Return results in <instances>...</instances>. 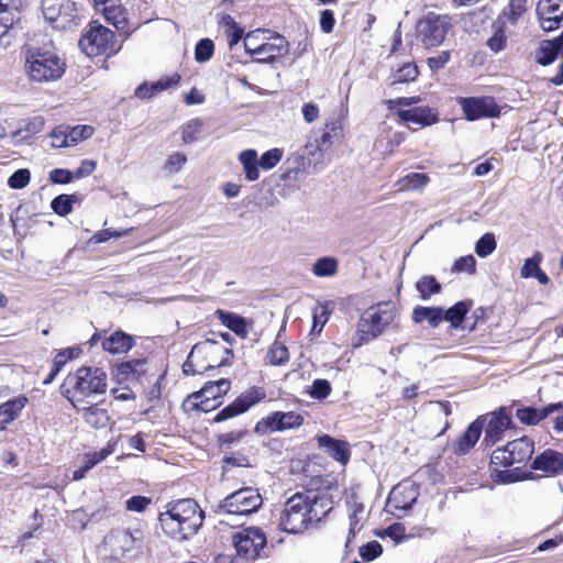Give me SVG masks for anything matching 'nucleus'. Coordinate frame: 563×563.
<instances>
[{"label":"nucleus","instance_id":"nucleus-1","mask_svg":"<svg viewBox=\"0 0 563 563\" xmlns=\"http://www.w3.org/2000/svg\"><path fill=\"white\" fill-rule=\"evenodd\" d=\"M108 375L100 367L82 366L68 374L62 385V394L73 406H85L108 387Z\"/></svg>","mask_w":563,"mask_h":563},{"label":"nucleus","instance_id":"nucleus-2","mask_svg":"<svg viewBox=\"0 0 563 563\" xmlns=\"http://www.w3.org/2000/svg\"><path fill=\"white\" fill-rule=\"evenodd\" d=\"M161 523L166 533L176 539H187L201 527L203 514L192 499H181L161 515Z\"/></svg>","mask_w":563,"mask_h":563},{"label":"nucleus","instance_id":"nucleus-3","mask_svg":"<svg viewBox=\"0 0 563 563\" xmlns=\"http://www.w3.org/2000/svg\"><path fill=\"white\" fill-rule=\"evenodd\" d=\"M317 499L308 494L297 493L289 497L279 517V527L287 533H300L312 521H319Z\"/></svg>","mask_w":563,"mask_h":563},{"label":"nucleus","instance_id":"nucleus-4","mask_svg":"<svg viewBox=\"0 0 563 563\" xmlns=\"http://www.w3.org/2000/svg\"><path fill=\"white\" fill-rule=\"evenodd\" d=\"M65 69V60L52 49L30 47L25 52V71L31 81L42 84L58 80Z\"/></svg>","mask_w":563,"mask_h":563},{"label":"nucleus","instance_id":"nucleus-5","mask_svg":"<svg viewBox=\"0 0 563 563\" xmlns=\"http://www.w3.org/2000/svg\"><path fill=\"white\" fill-rule=\"evenodd\" d=\"M245 52L256 63H271L288 51L286 38L269 30L256 29L244 36Z\"/></svg>","mask_w":563,"mask_h":563},{"label":"nucleus","instance_id":"nucleus-6","mask_svg":"<svg viewBox=\"0 0 563 563\" xmlns=\"http://www.w3.org/2000/svg\"><path fill=\"white\" fill-rule=\"evenodd\" d=\"M396 308L390 303H379L364 311L357 323L353 346L358 347L377 338L394 321Z\"/></svg>","mask_w":563,"mask_h":563},{"label":"nucleus","instance_id":"nucleus-7","mask_svg":"<svg viewBox=\"0 0 563 563\" xmlns=\"http://www.w3.org/2000/svg\"><path fill=\"white\" fill-rule=\"evenodd\" d=\"M79 47L88 57L112 56L119 51L115 47L114 32L96 21L91 22L81 35Z\"/></svg>","mask_w":563,"mask_h":563},{"label":"nucleus","instance_id":"nucleus-8","mask_svg":"<svg viewBox=\"0 0 563 563\" xmlns=\"http://www.w3.org/2000/svg\"><path fill=\"white\" fill-rule=\"evenodd\" d=\"M220 351L227 354L230 353L228 349L221 347L210 340L196 344L183 366L184 373L187 375H197L223 365V361L213 358Z\"/></svg>","mask_w":563,"mask_h":563},{"label":"nucleus","instance_id":"nucleus-9","mask_svg":"<svg viewBox=\"0 0 563 563\" xmlns=\"http://www.w3.org/2000/svg\"><path fill=\"white\" fill-rule=\"evenodd\" d=\"M42 12L54 29L68 30L80 22L77 4L73 0H42Z\"/></svg>","mask_w":563,"mask_h":563},{"label":"nucleus","instance_id":"nucleus-10","mask_svg":"<svg viewBox=\"0 0 563 563\" xmlns=\"http://www.w3.org/2000/svg\"><path fill=\"white\" fill-rule=\"evenodd\" d=\"M144 534L140 529L134 531L115 530L106 538V544L115 559H135L143 552Z\"/></svg>","mask_w":563,"mask_h":563},{"label":"nucleus","instance_id":"nucleus-11","mask_svg":"<svg viewBox=\"0 0 563 563\" xmlns=\"http://www.w3.org/2000/svg\"><path fill=\"white\" fill-rule=\"evenodd\" d=\"M451 26L448 15L429 12L418 21L416 30L422 45L434 48L443 43Z\"/></svg>","mask_w":563,"mask_h":563},{"label":"nucleus","instance_id":"nucleus-12","mask_svg":"<svg viewBox=\"0 0 563 563\" xmlns=\"http://www.w3.org/2000/svg\"><path fill=\"white\" fill-rule=\"evenodd\" d=\"M230 380L224 378L216 382H208L199 391L189 395L185 404L199 411H211L218 407L219 399L230 390Z\"/></svg>","mask_w":563,"mask_h":563},{"label":"nucleus","instance_id":"nucleus-13","mask_svg":"<svg viewBox=\"0 0 563 563\" xmlns=\"http://www.w3.org/2000/svg\"><path fill=\"white\" fill-rule=\"evenodd\" d=\"M533 450V442L522 437L508 442L504 448L496 449L492 454V463L505 467L525 463L531 459Z\"/></svg>","mask_w":563,"mask_h":563},{"label":"nucleus","instance_id":"nucleus-14","mask_svg":"<svg viewBox=\"0 0 563 563\" xmlns=\"http://www.w3.org/2000/svg\"><path fill=\"white\" fill-rule=\"evenodd\" d=\"M238 556L253 561L261 556L266 545V536L260 528H245L232 537Z\"/></svg>","mask_w":563,"mask_h":563},{"label":"nucleus","instance_id":"nucleus-15","mask_svg":"<svg viewBox=\"0 0 563 563\" xmlns=\"http://www.w3.org/2000/svg\"><path fill=\"white\" fill-rule=\"evenodd\" d=\"M262 505V497L257 489L245 487L224 498L220 508L229 515H249L257 510Z\"/></svg>","mask_w":563,"mask_h":563},{"label":"nucleus","instance_id":"nucleus-16","mask_svg":"<svg viewBox=\"0 0 563 563\" xmlns=\"http://www.w3.org/2000/svg\"><path fill=\"white\" fill-rule=\"evenodd\" d=\"M459 104L468 121L496 118L500 114V108L493 97L460 98Z\"/></svg>","mask_w":563,"mask_h":563},{"label":"nucleus","instance_id":"nucleus-17","mask_svg":"<svg viewBox=\"0 0 563 563\" xmlns=\"http://www.w3.org/2000/svg\"><path fill=\"white\" fill-rule=\"evenodd\" d=\"M266 394L261 387H251L238 397L232 404L223 408L216 417L217 421H223L245 412L250 407L265 398Z\"/></svg>","mask_w":563,"mask_h":563},{"label":"nucleus","instance_id":"nucleus-18","mask_svg":"<svg viewBox=\"0 0 563 563\" xmlns=\"http://www.w3.org/2000/svg\"><path fill=\"white\" fill-rule=\"evenodd\" d=\"M302 422L303 418L297 412L276 411L258 421L256 424V430L264 433H272L276 431L298 428L302 424Z\"/></svg>","mask_w":563,"mask_h":563},{"label":"nucleus","instance_id":"nucleus-19","mask_svg":"<svg viewBox=\"0 0 563 563\" xmlns=\"http://www.w3.org/2000/svg\"><path fill=\"white\" fill-rule=\"evenodd\" d=\"M537 15L543 31L556 30L563 21V0H540L537 4Z\"/></svg>","mask_w":563,"mask_h":563},{"label":"nucleus","instance_id":"nucleus-20","mask_svg":"<svg viewBox=\"0 0 563 563\" xmlns=\"http://www.w3.org/2000/svg\"><path fill=\"white\" fill-rule=\"evenodd\" d=\"M419 496L418 488L412 482H402L396 485L389 496L387 505L394 509L408 510Z\"/></svg>","mask_w":563,"mask_h":563},{"label":"nucleus","instance_id":"nucleus-21","mask_svg":"<svg viewBox=\"0 0 563 563\" xmlns=\"http://www.w3.org/2000/svg\"><path fill=\"white\" fill-rule=\"evenodd\" d=\"M87 424L95 429H102L111 423V417L103 401L89 400L85 406H73Z\"/></svg>","mask_w":563,"mask_h":563},{"label":"nucleus","instance_id":"nucleus-22","mask_svg":"<svg viewBox=\"0 0 563 563\" xmlns=\"http://www.w3.org/2000/svg\"><path fill=\"white\" fill-rule=\"evenodd\" d=\"M20 21L16 0H0V46L9 44V34Z\"/></svg>","mask_w":563,"mask_h":563},{"label":"nucleus","instance_id":"nucleus-23","mask_svg":"<svg viewBox=\"0 0 563 563\" xmlns=\"http://www.w3.org/2000/svg\"><path fill=\"white\" fill-rule=\"evenodd\" d=\"M146 372V362L143 358L130 360L117 365L114 378L119 384H136Z\"/></svg>","mask_w":563,"mask_h":563},{"label":"nucleus","instance_id":"nucleus-24","mask_svg":"<svg viewBox=\"0 0 563 563\" xmlns=\"http://www.w3.org/2000/svg\"><path fill=\"white\" fill-rule=\"evenodd\" d=\"M347 518H349V536L347 542L358 533L366 519L367 515L365 511L364 504L360 500L355 493H352L347 499Z\"/></svg>","mask_w":563,"mask_h":563},{"label":"nucleus","instance_id":"nucleus-25","mask_svg":"<svg viewBox=\"0 0 563 563\" xmlns=\"http://www.w3.org/2000/svg\"><path fill=\"white\" fill-rule=\"evenodd\" d=\"M397 115L405 123H413L422 128L432 125L439 121L438 112L430 107L399 109Z\"/></svg>","mask_w":563,"mask_h":563},{"label":"nucleus","instance_id":"nucleus-26","mask_svg":"<svg viewBox=\"0 0 563 563\" xmlns=\"http://www.w3.org/2000/svg\"><path fill=\"white\" fill-rule=\"evenodd\" d=\"M511 418L505 408L493 412L485 430L484 441L494 445L501 439V434L510 427Z\"/></svg>","mask_w":563,"mask_h":563},{"label":"nucleus","instance_id":"nucleus-27","mask_svg":"<svg viewBox=\"0 0 563 563\" xmlns=\"http://www.w3.org/2000/svg\"><path fill=\"white\" fill-rule=\"evenodd\" d=\"M180 81V75L175 73L170 76L163 77L155 82H144L135 89V96L140 99H150L157 93L176 87Z\"/></svg>","mask_w":563,"mask_h":563},{"label":"nucleus","instance_id":"nucleus-28","mask_svg":"<svg viewBox=\"0 0 563 563\" xmlns=\"http://www.w3.org/2000/svg\"><path fill=\"white\" fill-rule=\"evenodd\" d=\"M134 345V338L121 330L114 331L101 343L102 349L113 355L128 353Z\"/></svg>","mask_w":563,"mask_h":563},{"label":"nucleus","instance_id":"nucleus-29","mask_svg":"<svg viewBox=\"0 0 563 563\" xmlns=\"http://www.w3.org/2000/svg\"><path fill=\"white\" fill-rule=\"evenodd\" d=\"M27 402V397L18 396L0 405V431L5 430L11 422L20 417Z\"/></svg>","mask_w":563,"mask_h":563},{"label":"nucleus","instance_id":"nucleus-30","mask_svg":"<svg viewBox=\"0 0 563 563\" xmlns=\"http://www.w3.org/2000/svg\"><path fill=\"white\" fill-rule=\"evenodd\" d=\"M563 57V32L553 40H544L537 52V62L541 65H550L559 54Z\"/></svg>","mask_w":563,"mask_h":563},{"label":"nucleus","instance_id":"nucleus-31","mask_svg":"<svg viewBox=\"0 0 563 563\" xmlns=\"http://www.w3.org/2000/svg\"><path fill=\"white\" fill-rule=\"evenodd\" d=\"M532 467L550 474L563 471V454L553 450H547L533 461Z\"/></svg>","mask_w":563,"mask_h":563},{"label":"nucleus","instance_id":"nucleus-32","mask_svg":"<svg viewBox=\"0 0 563 563\" xmlns=\"http://www.w3.org/2000/svg\"><path fill=\"white\" fill-rule=\"evenodd\" d=\"M483 429V422L477 419L472 422L467 430L459 438L455 444V452L460 454L467 453L478 441Z\"/></svg>","mask_w":563,"mask_h":563},{"label":"nucleus","instance_id":"nucleus-33","mask_svg":"<svg viewBox=\"0 0 563 563\" xmlns=\"http://www.w3.org/2000/svg\"><path fill=\"white\" fill-rule=\"evenodd\" d=\"M318 442L319 445L324 448L334 460L342 464L347 463L350 459V452L345 442L335 440L330 435L319 437Z\"/></svg>","mask_w":563,"mask_h":563},{"label":"nucleus","instance_id":"nucleus-34","mask_svg":"<svg viewBox=\"0 0 563 563\" xmlns=\"http://www.w3.org/2000/svg\"><path fill=\"white\" fill-rule=\"evenodd\" d=\"M553 409V405H548L542 408L523 407L517 409L516 416L521 423L527 426H536L548 416L552 415Z\"/></svg>","mask_w":563,"mask_h":563},{"label":"nucleus","instance_id":"nucleus-35","mask_svg":"<svg viewBox=\"0 0 563 563\" xmlns=\"http://www.w3.org/2000/svg\"><path fill=\"white\" fill-rule=\"evenodd\" d=\"M101 14L108 23H111L118 31H124L128 24L125 9L120 0H113L107 8H103Z\"/></svg>","mask_w":563,"mask_h":563},{"label":"nucleus","instance_id":"nucleus-36","mask_svg":"<svg viewBox=\"0 0 563 563\" xmlns=\"http://www.w3.org/2000/svg\"><path fill=\"white\" fill-rule=\"evenodd\" d=\"M443 308L441 307H422L418 306L413 309L412 320L416 323L427 321L430 327L437 328L443 321Z\"/></svg>","mask_w":563,"mask_h":563},{"label":"nucleus","instance_id":"nucleus-37","mask_svg":"<svg viewBox=\"0 0 563 563\" xmlns=\"http://www.w3.org/2000/svg\"><path fill=\"white\" fill-rule=\"evenodd\" d=\"M239 161L243 166L246 179L250 181L257 180L260 177L257 152L255 150L242 151L239 155Z\"/></svg>","mask_w":563,"mask_h":563},{"label":"nucleus","instance_id":"nucleus-38","mask_svg":"<svg viewBox=\"0 0 563 563\" xmlns=\"http://www.w3.org/2000/svg\"><path fill=\"white\" fill-rule=\"evenodd\" d=\"M219 25L224 30L228 37L229 46L236 45L242 37H244V30L235 22L230 14L221 15Z\"/></svg>","mask_w":563,"mask_h":563},{"label":"nucleus","instance_id":"nucleus-39","mask_svg":"<svg viewBox=\"0 0 563 563\" xmlns=\"http://www.w3.org/2000/svg\"><path fill=\"white\" fill-rule=\"evenodd\" d=\"M429 181L430 178L427 174L410 173L400 178L395 186L399 191L417 190L423 188Z\"/></svg>","mask_w":563,"mask_h":563},{"label":"nucleus","instance_id":"nucleus-40","mask_svg":"<svg viewBox=\"0 0 563 563\" xmlns=\"http://www.w3.org/2000/svg\"><path fill=\"white\" fill-rule=\"evenodd\" d=\"M217 313L222 324H224L227 328L232 330L238 335H247V325L244 318L235 313L224 312L221 310H219Z\"/></svg>","mask_w":563,"mask_h":563},{"label":"nucleus","instance_id":"nucleus-41","mask_svg":"<svg viewBox=\"0 0 563 563\" xmlns=\"http://www.w3.org/2000/svg\"><path fill=\"white\" fill-rule=\"evenodd\" d=\"M338 268L339 263L336 258L324 256L316 261L311 271L317 277H332L336 274Z\"/></svg>","mask_w":563,"mask_h":563},{"label":"nucleus","instance_id":"nucleus-42","mask_svg":"<svg viewBox=\"0 0 563 563\" xmlns=\"http://www.w3.org/2000/svg\"><path fill=\"white\" fill-rule=\"evenodd\" d=\"M418 75L419 71L416 64L412 62H407L394 69L391 75V84L410 82L416 80Z\"/></svg>","mask_w":563,"mask_h":563},{"label":"nucleus","instance_id":"nucleus-43","mask_svg":"<svg viewBox=\"0 0 563 563\" xmlns=\"http://www.w3.org/2000/svg\"><path fill=\"white\" fill-rule=\"evenodd\" d=\"M416 289L421 299L428 300L432 295L439 294L442 287L434 276L427 275L416 283Z\"/></svg>","mask_w":563,"mask_h":563},{"label":"nucleus","instance_id":"nucleus-44","mask_svg":"<svg viewBox=\"0 0 563 563\" xmlns=\"http://www.w3.org/2000/svg\"><path fill=\"white\" fill-rule=\"evenodd\" d=\"M468 308L470 306L466 301H459L450 309H443V320L449 321L453 328H457L464 320Z\"/></svg>","mask_w":563,"mask_h":563},{"label":"nucleus","instance_id":"nucleus-45","mask_svg":"<svg viewBox=\"0 0 563 563\" xmlns=\"http://www.w3.org/2000/svg\"><path fill=\"white\" fill-rule=\"evenodd\" d=\"M342 137V122L341 120H334L325 123V131L320 140V147L327 148L333 142L341 140Z\"/></svg>","mask_w":563,"mask_h":563},{"label":"nucleus","instance_id":"nucleus-46","mask_svg":"<svg viewBox=\"0 0 563 563\" xmlns=\"http://www.w3.org/2000/svg\"><path fill=\"white\" fill-rule=\"evenodd\" d=\"M267 358L274 366L285 365L289 361L288 349L280 342H274L267 351Z\"/></svg>","mask_w":563,"mask_h":563},{"label":"nucleus","instance_id":"nucleus-47","mask_svg":"<svg viewBox=\"0 0 563 563\" xmlns=\"http://www.w3.org/2000/svg\"><path fill=\"white\" fill-rule=\"evenodd\" d=\"M330 310L328 305H318L312 310V332L320 333L328 322Z\"/></svg>","mask_w":563,"mask_h":563},{"label":"nucleus","instance_id":"nucleus-48","mask_svg":"<svg viewBox=\"0 0 563 563\" xmlns=\"http://www.w3.org/2000/svg\"><path fill=\"white\" fill-rule=\"evenodd\" d=\"M284 152L280 148H271L263 153V155L258 158L260 167L269 170L274 168L283 158Z\"/></svg>","mask_w":563,"mask_h":563},{"label":"nucleus","instance_id":"nucleus-49","mask_svg":"<svg viewBox=\"0 0 563 563\" xmlns=\"http://www.w3.org/2000/svg\"><path fill=\"white\" fill-rule=\"evenodd\" d=\"M214 52V44L210 38L200 40L195 47V59L198 63L208 62Z\"/></svg>","mask_w":563,"mask_h":563},{"label":"nucleus","instance_id":"nucleus-50","mask_svg":"<svg viewBox=\"0 0 563 563\" xmlns=\"http://www.w3.org/2000/svg\"><path fill=\"white\" fill-rule=\"evenodd\" d=\"M117 441L110 440L106 448L101 449L99 452L88 453L85 455L86 461L88 462V467H93L95 465L104 461L109 455L114 453Z\"/></svg>","mask_w":563,"mask_h":563},{"label":"nucleus","instance_id":"nucleus-51","mask_svg":"<svg viewBox=\"0 0 563 563\" xmlns=\"http://www.w3.org/2000/svg\"><path fill=\"white\" fill-rule=\"evenodd\" d=\"M202 123L198 119L190 120L181 126V140L185 144H190L197 140L201 132Z\"/></svg>","mask_w":563,"mask_h":563},{"label":"nucleus","instance_id":"nucleus-52","mask_svg":"<svg viewBox=\"0 0 563 563\" xmlns=\"http://www.w3.org/2000/svg\"><path fill=\"white\" fill-rule=\"evenodd\" d=\"M495 250L496 241L492 233L484 234L475 244V252L479 257H487Z\"/></svg>","mask_w":563,"mask_h":563},{"label":"nucleus","instance_id":"nucleus-53","mask_svg":"<svg viewBox=\"0 0 563 563\" xmlns=\"http://www.w3.org/2000/svg\"><path fill=\"white\" fill-rule=\"evenodd\" d=\"M93 134V128L90 125H76L68 128V137L71 146L78 142L89 139Z\"/></svg>","mask_w":563,"mask_h":563},{"label":"nucleus","instance_id":"nucleus-54","mask_svg":"<svg viewBox=\"0 0 563 563\" xmlns=\"http://www.w3.org/2000/svg\"><path fill=\"white\" fill-rule=\"evenodd\" d=\"M542 254L540 252H536L532 257L527 258L525 261L523 266L521 267L520 275L523 278H531L534 274L540 269V264L542 262Z\"/></svg>","mask_w":563,"mask_h":563},{"label":"nucleus","instance_id":"nucleus-55","mask_svg":"<svg viewBox=\"0 0 563 563\" xmlns=\"http://www.w3.org/2000/svg\"><path fill=\"white\" fill-rule=\"evenodd\" d=\"M51 146L54 148H62L71 146L68 137V126H59L52 131L49 134Z\"/></svg>","mask_w":563,"mask_h":563},{"label":"nucleus","instance_id":"nucleus-56","mask_svg":"<svg viewBox=\"0 0 563 563\" xmlns=\"http://www.w3.org/2000/svg\"><path fill=\"white\" fill-rule=\"evenodd\" d=\"M30 179V170L22 168L18 169L9 177L8 185L13 189H22L29 185Z\"/></svg>","mask_w":563,"mask_h":563},{"label":"nucleus","instance_id":"nucleus-57","mask_svg":"<svg viewBox=\"0 0 563 563\" xmlns=\"http://www.w3.org/2000/svg\"><path fill=\"white\" fill-rule=\"evenodd\" d=\"M455 273L474 274L476 271V260L473 255H465L457 258L452 267Z\"/></svg>","mask_w":563,"mask_h":563},{"label":"nucleus","instance_id":"nucleus-58","mask_svg":"<svg viewBox=\"0 0 563 563\" xmlns=\"http://www.w3.org/2000/svg\"><path fill=\"white\" fill-rule=\"evenodd\" d=\"M308 393L314 399H324L331 393V385L327 379H316Z\"/></svg>","mask_w":563,"mask_h":563},{"label":"nucleus","instance_id":"nucleus-59","mask_svg":"<svg viewBox=\"0 0 563 563\" xmlns=\"http://www.w3.org/2000/svg\"><path fill=\"white\" fill-rule=\"evenodd\" d=\"M78 200L76 195H59L51 202L53 211H71L73 205Z\"/></svg>","mask_w":563,"mask_h":563},{"label":"nucleus","instance_id":"nucleus-60","mask_svg":"<svg viewBox=\"0 0 563 563\" xmlns=\"http://www.w3.org/2000/svg\"><path fill=\"white\" fill-rule=\"evenodd\" d=\"M187 163V156L181 152L172 153L164 166L167 173L174 174L179 172L183 166Z\"/></svg>","mask_w":563,"mask_h":563},{"label":"nucleus","instance_id":"nucleus-61","mask_svg":"<svg viewBox=\"0 0 563 563\" xmlns=\"http://www.w3.org/2000/svg\"><path fill=\"white\" fill-rule=\"evenodd\" d=\"M383 552V548L379 542L371 541L360 549V555L364 561H373L377 559Z\"/></svg>","mask_w":563,"mask_h":563},{"label":"nucleus","instance_id":"nucleus-62","mask_svg":"<svg viewBox=\"0 0 563 563\" xmlns=\"http://www.w3.org/2000/svg\"><path fill=\"white\" fill-rule=\"evenodd\" d=\"M421 101H422V99L420 96L400 97V98L387 100L386 106L389 110L397 109V111H398L399 109H405L406 107H411V106L418 104Z\"/></svg>","mask_w":563,"mask_h":563},{"label":"nucleus","instance_id":"nucleus-63","mask_svg":"<svg viewBox=\"0 0 563 563\" xmlns=\"http://www.w3.org/2000/svg\"><path fill=\"white\" fill-rule=\"evenodd\" d=\"M78 355V350L75 347H67L65 350L59 351L54 360H53V366L56 367V369L60 371L68 361L75 358Z\"/></svg>","mask_w":563,"mask_h":563},{"label":"nucleus","instance_id":"nucleus-64","mask_svg":"<svg viewBox=\"0 0 563 563\" xmlns=\"http://www.w3.org/2000/svg\"><path fill=\"white\" fill-rule=\"evenodd\" d=\"M152 500L145 496H133L126 500L125 507L130 511L134 512H143L150 505Z\"/></svg>","mask_w":563,"mask_h":563}]
</instances>
